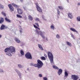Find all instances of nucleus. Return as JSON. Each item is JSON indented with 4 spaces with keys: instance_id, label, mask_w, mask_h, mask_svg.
I'll return each mask as SVG.
<instances>
[{
    "instance_id": "nucleus-42",
    "label": "nucleus",
    "mask_w": 80,
    "mask_h": 80,
    "mask_svg": "<svg viewBox=\"0 0 80 80\" xmlns=\"http://www.w3.org/2000/svg\"><path fill=\"white\" fill-rule=\"evenodd\" d=\"M35 20L36 21H38L39 22H40V19L38 18H36Z\"/></svg>"
},
{
    "instance_id": "nucleus-14",
    "label": "nucleus",
    "mask_w": 80,
    "mask_h": 80,
    "mask_svg": "<svg viewBox=\"0 0 80 80\" xmlns=\"http://www.w3.org/2000/svg\"><path fill=\"white\" fill-rule=\"evenodd\" d=\"M68 76V74L66 70H65L64 71V77H67Z\"/></svg>"
},
{
    "instance_id": "nucleus-9",
    "label": "nucleus",
    "mask_w": 80,
    "mask_h": 80,
    "mask_svg": "<svg viewBox=\"0 0 80 80\" xmlns=\"http://www.w3.org/2000/svg\"><path fill=\"white\" fill-rule=\"evenodd\" d=\"M8 6L10 9L11 12L13 11V7H12V5L9 4L8 5Z\"/></svg>"
},
{
    "instance_id": "nucleus-49",
    "label": "nucleus",
    "mask_w": 80,
    "mask_h": 80,
    "mask_svg": "<svg viewBox=\"0 0 80 80\" xmlns=\"http://www.w3.org/2000/svg\"><path fill=\"white\" fill-rule=\"evenodd\" d=\"M20 2L22 3L23 2V0H19Z\"/></svg>"
},
{
    "instance_id": "nucleus-22",
    "label": "nucleus",
    "mask_w": 80,
    "mask_h": 80,
    "mask_svg": "<svg viewBox=\"0 0 80 80\" xmlns=\"http://www.w3.org/2000/svg\"><path fill=\"white\" fill-rule=\"evenodd\" d=\"M28 19L29 20H30L31 21H32V20H33V17L30 15L28 16Z\"/></svg>"
},
{
    "instance_id": "nucleus-50",
    "label": "nucleus",
    "mask_w": 80,
    "mask_h": 80,
    "mask_svg": "<svg viewBox=\"0 0 80 80\" xmlns=\"http://www.w3.org/2000/svg\"><path fill=\"white\" fill-rule=\"evenodd\" d=\"M19 28L20 30V29H21V28H22V27H21V26H19Z\"/></svg>"
},
{
    "instance_id": "nucleus-44",
    "label": "nucleus",
    "mask_w": 80,
    "mask_h": 80,
    "mask_svg": "<svg viewBox=\"0 0 80 80\" xmlns=\"http://www.w3.org/2000/svg\"><path fill=\"white\" fill-rule=\"evenodd\" d=\"M39 77H42V74H39Z\"/></svg>"
},
{
    "instance_id": "nucleus-47",
    "label": "nucleus",
    "mask_w": 80,
    "mask_h": 80,
    "mask_svg": "<svg viewBox=\"0 0 80 80\" xmlns=\"http://www.w3.org/2000/svg\"><path fill=\"white\" fill-rule=\"evenodd\" d=\"M44 56L46 57V58H47V54H44Z\"/></svg>"
},
{
    "instance_id": "nucleus-51",
    "label": "nucleus",
    "mask_w": 80,
    "mask_h": 80,
    "mask_svg": "<svg viewBox=\"0 0 80 80\" xmlns=\"http://www.w3.org/2000/svg\"><path fill=\"white\" fill-rule=\"evenodd\" d=\"M46 40H47V41H48V38H47V37L46 38Z\"/></svg>"
},
{
    "instance_id": "nucleus-25",
    "label": "nucleus",
    "mask_w": 80,
    "mask_h": 80,
    "mask_svg": "<svg viewBox=\"0 0 80 80\" xmlns=\"http://www.w3.org/2000/svg\"><path fill=\"white\" fill-rule=\"evenodd\" d=\"M3 8H4V6L0 3V9H3Z\"/></svg>"
},
{
    "instance_id": "nucleus-7",
    "label": "nucleus",
    "mask_w": 80,
    "mask_h": 80,
    "mask_svg": "<svg viewBox=\"0 0 80 80\" xmlns=\"http://www.w3.org/2000/svg\"><path fill=\"white\" fill-rule=\"evenodd\" d=\"M71 78L73 80H77L78 78V77L76 75H72L71 76Z\"/></svg>"
},
{
    "instance_id": "nucleus-21",
    "label": "nucleus",
    "mask_w": 80,
    "mask_h": 80,
    "mask_svg": "<svg viewBox=\"0 0 80 80\" xmlns=\"http://www.w3.org/2000/svg\"><path fill=\"white\" fill-rule=\"evenodd\" d=\"M66 43L67 45H68L69 47H72V44L70 42L67 41L66 42Z\"/></svg>"
},
{
    "instance_id": "nucleus-18",
    "label": "nucleus",
    "mask_w": 80,
    "mask_h": 80,
    "mask_svg": "<svg viewBox=\"0 0 80 80\" xmlns=\"http://www.w3.org/2000/svg\"><path fill=\"white\" fill-rule=\"evenodd\" d=\"M38 47L39 48H40V50H43V47H42V46L40 44H38Z\"/></svg>"
},
{
    "instance_id": "nucleus-40",
    "label": "nucleus",
    "mask_w": 80,
    "mask_h": 80,
    "mask_svg": "<svg viewBox=\"0 0 80 80\" xmlns=\"http://www.w3.org/2000/svg\"><path fill=\"white\" fill-rule=\"evenodd\" d=\"M20 32L21 33H23V29L22 28L20 29Z\"/></svg>"
},
{
    "instance_id": "nucleus-20",
    "label": "nucleus",
    "mask_w": 80,
    "mask_h": 80,
    "mask_svg": "<svg viewBox=\"0 0 80 80\" xmlns=\"http://www.w3.org/2000/svg\"><path fill=\"white\" fill-rule=\"evenodd\" d=\"M55 27H54V25L52 24V25L50 26V28L51 30H54V28Z\"/></svg>"
},
{
    "instance_id": "nucleus-19",
    "label": "nucleus",
    "mask_w": 80,
    "mask_h": 80,
    "mask_svg": "<svg viewBox=\"0 0 80 80\" xmlns=\"http://www.w3.org/2000/svg\"><path fill=\"white\" fill-rule=\"evenodd\" d=\"M4 22V19L3 18H0V24H2Z\"/></svg>"
},
{
    "instance_id": "nucleus-1",
    "label": "nucleus",
    "mask_w": 80,
    "mask_h": 80,
    "mask_svg": "<svg viewBox=\"0 0 80 80\" xmlns=\"http://www.w3.org/2000/svg\"><path fill=\"white\" fill-rule=\"evenodd\" d=\"M4 52L6 53L7 55L9 57H12V54H15V48L11 46L9 48H6L4 49Z\"/></svg>"
},
{
    "instance_id": "nucleus-38",
    "label": "nucleus",
    "mask_w": 80,
    "mask_h": 80,
    "mask_svg": "<svg viewBox=\"0 0 80 80\" xmlns=\"http://www.w3.org/2000/svg\"><path fill=\"white\" fill-rule=\"evenodd\" d=\"M58 8L60 9V10H63V7L62 6H58Z\"/></svg>"
},
{
    "instance_id": "nucleus-55",
    "label": "nucleus",
    "mask_w": 80,
    "mask_h": 80,
    "mask_svg": "<svg viewBox=\"0 0 80 80\" xmlns=\"http://www.w3.org/2000/svg\"><path fill=\"white\" fill-rule=\"evenodd\" d=\"M2 37V35L0 34V38Z\"/></svg>"
},
{
    "instance_id": "nucleus-29",
    "label": "nucleus",
    "mask_w": 80,
    "mask_h": 80,
    "mask_svg": "<svg viewBox=\"0 0 80 80\" xmlns=\"http://www.w3.org/2000/svg\"><path fill=\"white\" fill-rule=\"evenodd\" d=\"M0 73H4V71L3 69H0Z\"/></svg>"
},
{
    "instance_id": "nucleus-43",
    "label": "nucleus",
    "mask_w": 80,
    "mask_h": 80,
    "mask_svg": "<svg viewBox=\"0 0 80 80\" xmlns=\"http://www.w3.org/2000/svg\"><path fill=\"white\" fill-rule=\"evenodd\" d=\"M35 25H36L37 27H39V25H38V23H35Z\"/></svg>"
},
{
    "instance_id": "nucleus-3",
    "label": "nucleus",
    "mask_w": 80,
    "mask_h": 80,
    "mask_svg": "<svg viewBox=\"0 0 80 80\" xmlns=\"http://www.w3.org/2000/svg\"><path fill=\"white\" fill-rule=\"evenodd\" d=\"M37 63L34 64L33 63H31L30 64V66H34L35 67H37L38 68V69L42 67L43 64L42 62L40 60H37Z\"/></svg>"
},
{
    "instance_id": "nucleus-39",
    "label": "nucleus",
    "mask_w": 80,
    "mask_h": 80,
    "mask_svg": "<svg viewBox=\"0 0 80 80\" xmlns=\"http://www.w3.org/2000/svg\"><path fill=\"white\" fill-rule=\"evenodd\" d=\"M56 38L58 39H59L60 38V36L58 34H57L56 35Z\"/></svg>"
},
{
    "instance_id": "nucleus-57",
    "label": "nucleus",
    "mask_w": 80,
    "mask_h": 80,
    "mask_svg": "<svg viewBox=\"0 0 80 80\" xmlns=\"http://www.w3.org/2000/svg\"><path fill=\"white\" fill-rule=\"evenodd\" d=\"M78 80H80V79H79Z\"/></svg>"
},
{
    "instance_id": "nucleus-16",
    "label": "nucleus",
    "mask_w": 80,
    "mask_h": 80,
    "mask_svg": "<svg viewBox=\"0 0 80 80\" xmlns=\"http://www.w3.org/2000/svg\"><path fill=\"white\" fill-rule=\"evenodd\" d=\"M5 28H6V27H5V26L3 24H2L0 28V29L4 30V29H5Z\"/></svg>"
},
{
    "instance_id": "nucleus-32",
    "label": "nucleus",
    "mask_w": 80,
    "mask_h": 80,
    "mask_svg": "<svg viewBox=\"0 0 80 80\" xmlns=\"http://www.w3.org/2000/svg\"><path fill=\"white\" fill-rule=\"evenodd\" d=\"M42 18L43 20H46V19H45V16L44 15H42Z\"/></svg>"
},
{
    "instance_id": "nucleus-33",
    "label": "nucleus",
    "mask_w": 80,
    "mask_h": 80,
    "mask_svg": "<svg viewBox=\"0 0 80 80\" xmlns=\"http://www.w3.org/2000/svg\"><path fill=\"white\" fill-rule=\"evenodd\" d=\"M15 71L17 72V73L18 74V73H19L20 72V71H18V69H15Z\"/></svg>"
},
{
    "instance_id": "nucleus-53",
    "label": "nucleus",
    "mask_w": 80,
    "mask_h": 80,
    "mask_svg": "<svg viewBox=\"0 0 80 80\" xmlns=\"http://www.w3.org/2000/svg\"><path fill=\"white\" fill-rule=\"evenodd\" d=\"M66 0L68 3H69V0Z\"/></svg>"
},
{
    "instance_id": "nucleus-34",
    "label": "nucleus",
    "mask_w": 80,
    "mask_h": 80,
    "mask_svg": "<svg viewBox=\"0 0 80 80\" xmlns=\"http://www.w3.org/2000/svg\"><path fill=\"white\" fill-rule=\"evenodd\" d=\"M30 40H31V41H32V42H34L35 41V38L34 37L32 38Z\"/></svg>"
},
{
    "instance_id": "nucleus-4",
    "label": "nucleus",
    "mask_w": 80,
    "mask_h": 80,
    "mask_svg": "<svg viewBox=\"0 0 80 80\" xmlns=\"http://www.w3.org/2000/svg\"><path fill=\"white\" fill-rule=\"evenodd\" d=\"M48 56L50 60V62L51 64L53 65V64H54V62L53 61V54H52V53L48 51Z\"/></svg>"
},
{
    "instance_id": "nucleus-46",
    "label": "nucleus",
    "mask_w": 80,
    "mask_h": 80,
    "mask_svg": "<svg viewBox=\"0 0 80 80\" xmlns=\"http://www.w3.org/2000/svg\"><path fill=\"white\" fill-rule=\"evenodd\" d=\"M23 8L24 10H27V7H23Z\"/></svg>"
},
{
    "instance_id": "nucleus-26",
    "label": "nucleus",
    "mask_w": 80,
    "mask_h": 80,
    "mask_svg": "<svg viewBox=\"0 0 80 80\" xmlns=\"http://www.w3.org/2000/svg\"><path fill=\"white\" fill-rule=\"evenodd\" d=\"M18 76L20 78H22V73L20 72H19L18 73Z\"/></svg>"
},
{
    "instance_id": "nucleus-10",
    "label": "nucleus",
    "mask_w": 80,
    "mask_h": 80,
    "mask_svg": "<svg viewBox=\"0 0 80 80\" xmlns=\"http://www.w3.org/2000/svg\"><path fill=\"white\" fill-rule=\"evenodd\" d=\"M17 12L19 15H22L23 13V11L20 9H18Z\"/></svg>"
},
{
    "instance_id": "nucleus-28",
    "label": "nucleus",
    "mask_w": 80,
    "mask_h": 80,
    "mask_svg": "<svg viewBox=\"0 0 80 80\" xmlns=\"http://www.w3.org/2000/svg\"><path fill=\"white\" fill-rule=\"evenodd\" d=\"M40 58L41 60H46V58H45V57L43 56L41 57Z\"/></svg>"
},
{
    "instance_id": "nucleus-36",
    "label": "nucleus",
    "mask_w": 80,
    "mask_h": 80,
    "mask_svg": "<svg viewBox=\"0 0 80 80\" xmlns=\"http://www.w3.org/2000/svg\"><path fill=\"white\" fill-rule=\"evenodd\" d=\"M43 80H48V78L47 77H44L43 78Z\"/></svg>"
},
{
    "instance_id": "nucleus-52",
    "label": "nucleus",
    "mask_w": 80,
    "mask_h": 80,
    "mask_svg": "<svg viewBox=\"0 0 80 80\" xmlns=\"http://www.w3.org/2000/svg\"><path fill=\"white\" fill-rule=\"evenodd\" d=\"M27 71H30L29 68H28L27 69Z\"/></svg>"
},
{
    "instance_id": "nucleus-23",
    "label": "nucleus",
    "mask_w": 80,
    "mask_h": 80,
    "mask_svg": "<svg viewBox=\"0 0 80 80\" xmlns=\"http://www.w3.org/2000/svg\"><path fill=\"white\" fill-rule=\"evenodd\" d=\"M53 68H54V69H56V70H59V68L57 67L56 66L53 65Z\"/></svg>"
},
{
    "instance_id": "nucleus-31",
    "label": "nucleus",
    "mask_w": 80,
    "mask_h": 80,
    "mask_svg": "<svg viewBox=\"0 0 80 80\" xmlns=\"http://www.w3.org/2000/svg\"><path fill=\"white\" fill-rule=\"evenodd\" d=\"M2 14L4 17H6V14L5 13H4L3 12H2Z\"/></svg>"
},
{
    "instance_id": "nucleus-27",
    "label": "nucleus",
    "mask_w": 80,
    "mask_h": 80,
    "mask_svg": "<svg viewBox=\"0 0 80 80\" xmlns=\"http://www.w3.org/2000/svg\"><path fill=\"white\" fill-rule=\"evenodd\" d=\"M20 53L21 55L22 56L24 55V52H23V51L22 50H21Z\"/></svg>"
},
{
    "instance_id": "nucleus-15",
    "label": "nucleus",
    "mask_w": 80,
    "mask_h": 80,
    "mask_svg": "<svg viewBox=\"0 0 80 80\" xmlns=\"http://www.w3.org/2000/svg\"><path fill=\"white\" fill-rule=\"evenodd\" d=\"M18 68H23L24 67V66H23V65H22V64H18Z\"/></svg>"
},
{
    "instance_id": "nucleus-56",
    "label": "nucleus",
    "mask_w": 80,
    "mask_h": 80,
    "mask_svg": "<svg viewBox=\"0 0 80 80\" xmlns=\"http://www.w3.org/2000/svg\"><path fill=\"white\" fill-rule=\"evenodd\" d=\"M19 22L20 23V24H21V22H20V21H19Z\"/></svg>"
},
{
    "instance_id": "nucleus-6",
    "label": "nucleus",
    "mask_w": 80,
    "mask_h": 80,
    "mask_svg": "<svg viewBox=\"0 0 80 80\" xmlns=\"http://www.w3.org/2000/svg\"><path fill=\"white\" fill-rule=\"evenodd\" d=\"M35 5L38 11L39 12H42V8H41L40 7V6H38V4L36 3Z\"/></svg>"
},
{
    "instance_id": "nucleus-5",
    "label": "nucleus",
    "mask_w": 80,
    "mask_h": 80,
    "mask_svg": "<svg viewBox=\"0 0 80 80\" xmlns=\"http://www.w3.org/2000/svg\"><path fill=\"white\" fill-rule=\"evenodd\" d=\"M25 57L27 59H30V60L32 59V55H31L30 53L29 52H28L26 53L25 55Z\"/></svg>"
},
{
    "instance_id": "nucleus-2",
    "label": "nucleus",
    "mask_w": 80,
    "mask_h": 80,
    "mask_svg": "<svg viewBox=\"0 0 80 80\" xmlns=\"http://www.w3.org/2000/svg\"><path fill=\"white\" fill-rule=\"evenodd\" d=\"M33 26L36 29L35 31L36 34H38V35H41V37H42L43 39H45V37L44 35H45L46 33L44 31L42 32L40 31V29L36 26L35 24L33 25Z\"/></svg>"
},
{
    "instance_id": "nucleus-17",
    "label": "nucleus",
    "mask_w": 80,
    "mask_h": 80,
    "mask_svg": "<svg viewBox=\"0 0 80 80\" xmlns=\"http://www.w3.org/2000/svg\"><path fill=\"white\" fill-rule=\"evenodd\" d=\"M5 20L8 23H11V20L9 19H8L7 18H5Z\"/></svg>"
},
{
    "instance_id": "nucleus-24",
    "label": "nucleus",
    "mask_w": 80,
    "mask_h": 80,
    "mask_svg": "<svg viewBox=\"0 0 80 80\" xmlns=\"http://www.w3.org/2000/svg\"><path fill=\"white\" fill-rule=\"evenodd\" d=\"M12 5L13 7H16V8H18V6L15 4L14 3H12Z\"/></svg>"
},
{
    "instance_id": "nucleus-41",
    "label": "nucleus",
    "mask_w": 80,
    "mask_h": 80,
    "mask_svg": "<svg viewBox=\"0 0 80 80\" xmlns=\"http://www.w3.org/2000/svg\"><path fill=\"white\" fill-rule=\"evenodd\" d=\"M71 35L73 39H75V37H74V35H73L72 33L71 34Z\"/></svg>"
},
{
    "instance_id": "nucleus-35",
    "label": "nucleus",
    "mask_w": 80,
    "mask_h": 80,
    "mask_svg": "<svg viewBox=\"0 0 80 80\" xmlns=\"http://www.w3.org/2000/svg\"><path fill=\"white\" fill-rule=\"evenodd\" d=\"M57 10L58 13V15H60V12L59 10H58V9H57Z\"/></svg>"
},
{
    "instance_id": "nucleus-8",
    "label": "nucleus",
    "mask_w": 80,
    "mask_h": 80,
    "mask_svg": "<svg viewBox=\"0 0 80 80\" xmlns=\"http://www.w3.org/2000/svg\"><path fill=\"white\" fill-rule=\"evenodd\" d=\"M14 40L18 43H20V42H21L20 39L17 38H14Z\"/></svg>"
},
{
    "instance_id": "nucleus-12",
    "label": "nucleus",
    "mask_w": 80,
    "mask_h": 80,
    "mask_svg": "<svg viewBox=\"0 0 80 80\" xmlns=\"http://www.w3.org/2000/svg\"><path fill=\"white\" fill-rule=\"evenodd\" d=\"M62 72H63L62 69H59L58 72V74L59 75H61V74L62 73Z\"/></svg>"
},
{
    "instance_id": "nucleus-37",
    "label": "nucleus",
    "mask_w": 80,
    "mask_h": 80,
    "mask_svg": "<svg viewBox=\"0 0 80 80\" xmlns=\"http://www.w3.org/2000/svg\"><path fill=\"white\" fill-rule=\"evenodd\" d=\"M17 17H18V18H22V17L21 15L18 14L17 15Z\"/></svg>"
},
{
    "instance_id": "nucleus-11",
    "label": "nucleus",
    "mask_w": 80,
    "mask_h": 80,
    "mask_svg": "<svg viewBox=\"0 0 80 80\" xmlns=\"http://www.w3.org/2000/svg\"><path fill=\"white\" fill-rule=\"evenodd\" d=\"M68 17L70 19H72L73 18V15H72V13H69L68 14Z\"/></svg>"
},
{
    "instance_id": "nucleus-45",
    "label": "nucleus",
    "mask_w": 80,
    "mask_h": 80,
    "mask_svg": "<svg viewBox=\"0 0 80 80\" xmlns=\"http://www.w3.org/2000/svg\"><path fill=\"white\" fill-rule=\"evenodd\" d=\"M77 63H78V62H80V60L79 59H78V60H77Z\"/></svg>"
},
{
    "instance_id": "nucleus-30",
    "label": "nucleus",
    "mask_w": 80,
    "mask_h": 80,
    "mask_svg": "<svg viewBox=\"0 0 80 80\" xmlns=\"http://www.w3.org/2000/svg\"><path fill=\"white\" fill-rule=\"evenodd\" d=\"M77 20L78 22H80V16L77 17Z\"/></svg>"
},
{
    "instance_id": "nucleus-48",
    "label": "nucleus",
    "mask_w": 80,
    "mask_h": 80,
    "mask_svg": "<svg viewBox=\"0 0 80 80\" xmlns=\"http://www.w3.org/2000/svg\"><path fill=\"white\" fill-rule=\"evenodd\" d=\"M78 6H80V2L78 3L77 4Z\"/></svg>"
},
{
    "instance_id": "nucleus-54",
    "label": "nucleus",
    "mask_w": 80,
    "mask_h": 80,
    "mask_svg": "<svg viewBox=\"0 0 80 80\" xmlns=\"http://www.w3.org/2000/svg\"><path fill=\"white\" fill-rule=\"evenodd\" d=\"M36 42H38V39H36Z\"/></svg>"
},
{
    "instance_id": "nucleus-13",
    "label": "nucleus",
    "mask_w": 80,
    "mask_h": 80,
    "mask_svg": "<svg viewBox=\"0 0 80 80\" xmlns=\"http://www.w3.org/2000/svg\"><path fill=\"white\" fill-rule=\"evenodd\" d=\"M70 30H71V31L73 32H76L77 33H78V32L76 30H75L74 28H70Z\"/></svg>"
}]
</instances>
